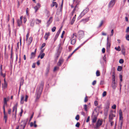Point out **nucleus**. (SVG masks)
<instances>
[{"label":"nucleus","instance_id":"nucleus-33","mask_svg":"<svg viewBox=\"0 0 129 129\" xmlns=\"http://www.w3.org/2000/svg\"><path fill=\"white\" fill-rule=\"evenodd\" d=\"M86 13H85V12H84V11H83L81 13L80 15L79 16L80 17H82Z\"/></svg>","mask_w":129,"mask_h":129},{"label":"nucleus","instance_id":"nucleus-64","mask_svg":"<svg viewBox=\"0 0 129 129\" xmlns=\"http://www.w3.org/2000/svg\"><path fill=\"white\" fill-rule=\"evenodd\" d=\"M126 39L128 41H129V35L126 36Z\"/></svg>","mask_w":129,"mask_h":129},{"label":"nucleus","instance_id":"nucleus-8","mask_svg":"<svg viewBox=\"0 0 129 129\" xmlns=\"http://www.w3.org/2000/svg\"><path fill=\"white\" fill-rule=\"evenodd\" d=\"M52 18L53 17H50L48 20L47 21V22L46 23L47 24V27H48L50 24L51 23L52 21Z\"/></svg>","mask_w":129,"mask_h":129},{"label":"nucleus","instance_id":"nucleus-15","mask_svg":"<svg viewBox=\"0 0 129 129\" xmlns=\"http://www.w3.org/2000/svg\"><path fill=\"white\" fill-rule=\"evenodd\" d=\"M89 40L88 39L85 42H84L83 43L81 44V45H80L79 46H78L77 48L75 50V51H76L77 50H78L79 48H80L87 41Z\"/></svg>","mask_w":129,"mask_h":129},{"label":"nucleus","instance_id":"nucleus-63","mask_svg":"<svg viewBox=\"0 0 129 129\" xmlns=\"http://www.w3.org/2000/svg\"><path fill=\"white\" fill-rule=\"evenodd\" d=\"M11 109H8V113L9 114H11Z\"/></svg>","mask_w":129,"mask_h":129},{"label":"nucleus","instance_id":"nucleus-4","mask_svg":"<svg viewBox=\"0 0 129 129\" xmlns=\"http://www.w3.org/2000/svg\"><path fill=\"white\" fill-rule=\"evenodd\" d=\"M116 0H111L108 4V7L109 8L112 7L115 4Z\"/></svg>","mask_w":129,"mask_h":129},{"label":"nucleus","instance_id":"nucleus-45","mask_svg":"<svg viewBox=\"0 0 129 129\" xmlns=\"http://www.w3.org/2000/svg\"><path fill=\"white\" fill-rule=\"evenodd\" d=\"M0 73L1 76H2L3 77H5L6 76V74L5 73L3 74L2 72H0Z\"/></svg>","mask_w":129,"mask_h":129},{"label":"nucleus","instance_id":"nucleus-25","mask_svg":"<svg viewBox=\"0 0 129 129\" xmlns=\"http://www.w3.org/2000/svg\"><path fill=\"white\" fill-rule=\"evenodd\" d=\"M50 69V67L49 66H48L46 69V71L45 74L47 76L49 73V70Z\"/></svg>","mask_w":129,"mask_h":129},{"label":"nucleus","instance_id":"nucleus-26","mask_svg":"<svg viewBox=\"0 0 129 129\" xmlns=\"http://www.w3.org/2000/svg\"><path fill=\"white\" fill-rule=\"evenodd\" d=\"M97 119V117L96 116H95L92 118V122L93 123H95Z\"/></svg>","mask_w":129,"mask_h":129},{"label":"nucleus","instance_id":"nucleus-12","mask_svg":"<svg viewBox=\"0 0 129 129\" xmlns=\"http://www.w3.org/2000/svg\"><path fill=\"white\" fill-rule=\"evenodd\" d=\"M35 20L34 19H32L30 20V26L31 27H33L35 23Z\"/></svg>","mask_w":129,"mask_h":129},{"label":"nucleus","instance_id":"nucleus-60","mask_svg":"<svg viewBox=\"0 0 129 129\" xmlns=\"http://www.w3.org/2000/svg\"><path fill=\"white\" fill-rule=\"evenodd\" d=\"M27 21V19L25 17H23V21L24 23H25Z\"/></svg>","mask_w":129,"mask_h":129},{"label":"nucleus","instance_id":"nucleus-39","mask_svg":"<svg viewBox=\"0 0 129 129\" xmlns=\"http://www.w3.org/2000/svg\"><path fill=\"white\" fill-rule=\"evenodd\" d=\"M7 119V115H4V119L5 120V122L6 123Z\"/></svg>","mask_w":129,"mask_h":129},{"label":"nucleus","instance_id":"nucleus-54","mask_svg":"<svg viewBox=\"0 0 129 129\" xmlns=\"http://www.w3.org/2000/svg\"><path fill=\"white\" fill-rule=\"evenodd\" d=\"M107 92L106 91H104L103 93L102 96L103 97H104L106 95Z\"/></svg>","mask_w":129,"mask_h":129},{"label":"nucleus","instance_id":"nucleus-47","mask_svg":"<svg viewBox=\"0 0 129 129\" xmlns=\"http://www.w3.org/2000/svg\"><path fill=\"white\" fill-rule=\"evenodd\" d=\"M119 62L120 63L122 64L124 62L123 60L122 59H120Z\"/></svg>","mask_w":129,"mask_h":129},{"label":"nucleus","instance_id":"nucleus-18","mask_svg":"<svg viewBox=\"0 0 129 129\" xmlns=\"http://www.w3.org/2000/svg\"><path fill=\"white\" fill-rule=\"evenodd\" d=\"M78 6V5H76L75 6L72 12V13H74L75 11H77L79 9Z\"/></svg>","mask_w":129,"mask_h":129},{"label":"nucleus","instance_id":"nucleus-21","mask_svg":"<svg viewBox=\"0 0 129 129\" xmlns=\"http://www.w3.org/2000/svg\"><path fill=\"white\" fill-rule=\"evenodd\" d=\"M112 87L113 88L115 89L117 85V84L115 82H112Z\"/></svg>","mask_w":129,"mask_h":129},{"label":"nucleus","instance_id":"nucleus-57","mask_svg":"<svg viewBox=\"0 0 129 129\" xmlns=\"http://www.w3.org/2000/svg\"><path fill=\"white\" fill-rule=\"evenodd\" d=\"M103 23V20H102L101 21V22L99 26V27H100L102 25Z\"/></svg>","mask_w":129,"mask_h":129},{"label":"nucleus","instance_id":"nucleus-3","mask_svg":"<svg viewBox=\"0 0 129 129\" xmlns=\"http://www.w3.org/2000/svg\"><path fill=\"white\" fill-rule=\"evenodd\" d=\"M113 112L112 110L110 112L109 117V121H112L114 118L113 117L116 116L115 114H113Z\"/></svg>","mask_w":129,"mask_h":129},{"label":"nucleus","instance_id":"nucleus-35","mask_svg":"<svg viewBox=\"0 0 129 129\" xmlns=\"http://www.w3.org/2000/svg\"><path fill=\"white\" fill-rule=\"evenodd\" d=\"M122 69V67L121 66H118L117 69V70L119 71H121Z\"/></svg>","mask_w":129,"mask_h":129},{"label":"nucleus","instance_id":"nucleus-38","mask_svg":"<svg viewBox=\"0 0 129 129\" xmlns=\"http://www.w3.org/2000/svg\"><path fill=\"white\" fill-rule=\"evenodd\" d=\"M102 108V105H100L99 106H97L96 108V109L98 110L99 111Z\"/></svg>","mask_w":129,"mask_h":129},{"label":"nucleus","instance_id":"nucleus-58","mask_svg":"<svg viewBox=\"0 0 129 129\" xmlns=\"http://www.w3.org/2000/svg\"><path fill=\"white\" fill-rule=\"evenodd\" d=\"M80 125V123L79 122H77L75 126L76 127H79Z\"/></svg>","mask_w":129,"mask_h":129},{"label":"nucleus","instance_id":"nucleus-5","mask_svg":"<svg viewBox=\"0 0 129 129\" xmlns=\"http://www.w3.org/2000/svg\"><path fill=\"white\" fill-rule=\"evenodd\" d=\"M64 61V60L62 58H60L58 60L57 63V65L58 66H60L61 64L63 63Z\"/></svg>","mask_w":129,"mask_h":129},{"label":"nucleus","instance_id":"nucleus-29","mask_svg":"<svg viewBox=\"0 0 129 129\" xmlns=\"http://www.w3.org/2000/svg\"><path fill=\"white\" fill-rule=\"evenodd\" d=\"M112 82H115V74H113L112 76Z\"/></svg>","mask_w":129,"mask_h":129},{"label":"nucleus","instance_id":"nucleus-11","mask_svg":"<svg viewBox=\"0 0 129 129\" xmlns=\"http://www.w3.org/2000/svg\"><path fill=\"white\" fill-rule=\"evenodd\" d=\"M89 20V17L87 18L82 19L81 21V22L83 23H85L87 22Z\"/></svg>","mask_w":129,"mask_h":129},{"label":"nucleus","instance_id":"nucleus-53","mask_svg":"<svg viewBox=\"0 0 129 129\" xmlns=\"http://www.w3.org/2000/svg\"><path fill=\"white\" fill-rule=\"evenodd\" d=\"M88 99H87V97L86 95L84 99V102L86 103L88 101Z\"/></svg>","mask_w":129,"mask_h":129},{"label":"nucleus","instance_id":"nucleus-24","mask_svg":"<svg viewBox=\"0 0 129 129\" xmlns=\"http://www.w3.org/2000/svg\"><path fill=\"white\" fill-rule=\"evenodd\" d=\"M119 123H120L121 122H122V124H123V118L122 117V116H119Z\"/></svg>","mask_w":129,"mask_h":129},{"label":"nucleus","instance_id":"nucleus-46","mask_svg":"<svg viewBox=\"0 0 129 129\" xmlns=\"http://www.w3.org/2000/svg\"><path fill=\"white\" fill-rule=\"evenodd\" d=\"M45 55V54L44 53H43L41 54V58L42 59L44 57V56Z\"/></svg>","mask_w":129,"mask_h":129},{"label":"nucleus","instance_id":"nucleus-6","mask_svg":"<svg viewBox=\"0 0 129 129\" xmlns=\"http://www.w3.org/2000/svg\"><path fill=\"white\" fill-rule=\"evenodd\" d=\"M102 122L100 120H98L96 123V126L94 127L95 128H97L100 125H101L102 124Z\"/></svg>","mask_w":129,"mask_h":129},{"label":"nucleus","instance_id":"nucleus-41","mask_svg":"<svg viewBox=\"0 0 129 129\" xmlns=\"http://www.w3.org/2000/svg\"><path fill=\"white\" fill-rule=\"evenodd\" d=\"M115 49H116V50L119 51L120 50V46H119L118 47H115Z\"/></svg>","mask_w":129,"mask_h":129},{"label":"nucleus","instance_id":"nucleus-52","mask_svg":"<svg viewBox=\"0 0 129 129\" xmlns=\"http://www.w3.org/2000/svg\"><path fill=\"white\" fill-rule=\"evenodd\" d=\"M56 29V27L55 26L53 27L52 29V32H54L55 30Z\"/></svg>","mask_w":129,"mask_h":129},{"label":"nucleus","instance_id":"nucleus-19","mask_svg":"<svg viewBox=\"0 0 129 129\" xmlns=\"http://www.w3.org/2000/svg\"><path fill=\"white\" fill-rule=\"evenodd\" d=\"M36 54V53L34 52H32L30 55V59H32L34 58L35 57Z\"/></svg>","mask_w":129,"mask_h":129},{"label":"nucleus","instance_id":"nucleus-34","mask_svg":"<svg viewBox=\"0 0 129 129\" xmlns=\"http://www.w3.org/2000/svg\"><path fill=\"white\" fill-rule=\"evenodd\" d=\"M7 101L6 98H5L4 99V106L6 105H7Z\"/></svg>","mask_w":129,"mask_h":129},{"label":"nucleus","instance_id":"nucleus-50","mask_svg":"<svg viewBox=\"0 0 129 129\" xmlns=\"http://www.w3.org/2000/svg\"><path fill=\"white\" fill-rule=\"evenodd\" d=\"M83 11H84V12H85V13H86L88 11L89 9L88 8H86L85 10H84Z\"/></svg>","mask_w":129,"mask_h":129},{"label":"nucleus","instance_id":"nucleus-31","mask_svg":"<svg viewBox=\"0 0 129 129\" xmlns=\"http://www.w3.org/2000/svg\"><path fill=\"white\" fill-rule=\"evenodd\" d=\"M12 118L14 119L15 120H16V114L15 113H13L12 115Z\"/></svg>","mask_w":129,"mask_h":129},{"label":"nucleus","instance_id":"nucleus-23","mask_svg":"<svg viewBox=\"0 0 129 129\" xmlns=\"http://www.w3.org/2000/svg\"><path fill=\"white\" fill-rule=\"evenodd\" d=\"M24 98V96L23 95H22L21 96L20 103L21 104H23L24 103L23 100Z\"/></svg>","mask_w":129,"mask_h":129},{"label":"nucleus","instance_id":"nucleus-20","mask_svg":"<svg viewBox=\"0 0 129 129\" xmlns=\"http://www.w3.org/2000/svg\"><path fill=\"white\" fill-rule=\"evenodd\" d=\"M17 22L18 26L20 27L22 24V22L21 20L19 19H18L17 20Z\"/></svg>","mask_w":129,"mask_h":129},{"label":"nucleus","instance_id":"nucleus-48","mask_svg":"<svg viewBox=\"0 0 129 129\" xmlns=\"http://www.w3.org/2000/svg\"><path fill=\"white\" fill-rule=\"evenodd\" d=\"M59 69V68L58 67H54V70H53V71L54 72L56 70H58Z\"/></svg>","mask_w":129,"mask_h":129},{"label":"nucleus","instance_id":"nucleus-40","mask_svg":"<svg viewBox=\"0 0 129 129\" xmlns=\"http://www.w3.org/2000/svg\"><path fill=\"white\" fill-rule=\"evenodd\" d=\"M100 75V72L98 70H97L96 72V75L97 76H99Z\"/></svg>","mask_w":129,"mask_h":129},{"label":"nucleus","instance_id":"nucleus-27","mask_svg":"<svg viewBox=\"0 0 129 129\" xmlns=\"http://www.w3.org/2000/svg\"><path fill=\"white\" fill-rule=\"evenodd\" d=\"M36 23L37 24H39V23H41V20H39L38 19H37L36 20Z\"/></svg>","mask_w":129,"mask_h":129},{"label":"nucleus","instance_id":"nucleus-37","mask_svg":"<svg viewBox=\"0 0 129 129\" xmlns=\"http://www.w3.org/2000/svg\"><path fill=\"white\" fill-rule=\"evenodd\" d=\"M75 20V18H73L72 19V21L70 22V24L72 25L74 23V21Z\"/></svg>","mask_w":129,"mask_h":129},{"label":"nucleus","instance_id":"nucleus-61","mask_svg":"<svg viewBox=\"0 0 129 129\" xmlns=\"http://www.w3.org/2000/svg\"><path fill=\"white\" fill-rule=\"evenodd\" d=\"M96 80H94L92 82V84L93 85H94L96 84Z\"/></svg>","mask_w":129,"mask_h":129},{"label":"nucleus","instance_id":"nucleus-14","mask_svg":"<svg viewBox=\"0 0 129 129\" xmlns=\"http://www.w3.org/2000/svg\"><path fill=\"white\" fill-rule=\"evenodd\" d=\"M50 35V33L49 32L46 33L44 37V38L46 40H47L48 37Z\"/></svg>","mask_w":129,"mask_h":129},{"label":"nucleus","instance_id":"nucleus-22","mask_svg":"<svg viewBox=\"0 0 129 129\" xmlns=\"http://www.w3.org/2000/svg\"><path fill=\"white\" fill-rule=\"evenodd\" d=\"M80 1L79 0H73V3H75L76 4V5H78L79 4Z\"/></svg>","mask_w":129,"mask_h":129},{"label":"nucleus","instance_id":"nucleus-2","mask_svg":"<svg viewBox=\"0 0 129 129\" xmlns=\"http://www.w3.org/2000/svg\"><path fill=\"white\" fill-rule=\"evenodd\" d=\"M78 34V37L79 40L83 37L84 35V32L82 30H80L79 31Z\"/></svg>","mask_w":129,"mask_h":129},{"label":"nucleus","instance_id":"nucleus-55","mask_svg":"<svg viewBox=\"0 0 129 129\" xmlns=\"http://www.w3.org/2000/svg\"><path fill=\"white\" fill-rule=\"evenodd\" d=\"M46 45V44L45 43H43L42 44L41 47V49H42Z\"/></svg>","mask_w":129,"mask_h":129},{"label":"nucleus","instance_id":"nucleus-42","mask_svg":"<svg viewBox=\"0 0 129 129\" xmlns=\"http://www.w3.org/2000/svg\"><path fill=\"white\" fill-rule=\"evenodd\" d=\"M110 43L109 42H107V49H108L110 47Z\"/></svg>","mask_w":129,"mask_h":129},{"label":"nucleus","instance_id":"nucleus-44","mask_svg":"<svg viewBox=\"0 0 129 129\" xmlns=\"http://www.w3.org/2000/svg\"><path fill=\"white\" fill-rule=\"evenodd\" d=\"M122 122H121L120 123H119V129H122Z\"/></svg>","mask_w":129,"mask_h":129},{"label":"nucleus","instance_id":"nucleus-56","mask_svg":"<svg viewBox=\"0 0 129 129\" xmlns=\"http://www.w3.org/2000/svg\"><path fill=\"white\" fill-rule=\"evenodd\" d=\"M84 106L85 110L86 111H87V105H86L85 104L84 105Z\"/></svg>","mask_w":129,"mask_h":129},{"label":"nucleus","instance_id":"nucleus-36","mask_svg":"<svg viewBox=\"0 0 129 129\" xmlns=\"http://www.w3.org/2000/svg\"><path fill=\"white\" fill-rule=\"evenodd\" d=\"M76 42V40L75 39H73L72 40L71 42V44L72 45H74Z\"/></svg>","mask_w":129,"mask_h":129},{"label":"nucleus","instance_id":"nucleus-28","mask_svg":"<svg viewBox=\"0 0 129 129\" xmlns=\"http://www.w3.org/2000/svg\"><path fill=\"white\" fill-rule=\"evenodd\" d=\"M33 39L32 37H30L28 41L29 44H30L33 41Z\"/></svg>","mask_w":129,"mask_h":129},{"label":"nucleus","instance_id":"nucleus-51","mask_svg":"<svg viewBox=\"0 0 129 129\" xmlns=\"http://www.w3.org/2000/svg\"><path fill=\"white\" fill-rule=\"evenodd\" d=\"M79 115H77L75 117V119L77 120H79Z\"/></svg>","mask_w":129,"mask_h":129},{"label":"nucleus","instance_id":"nucleus-7","mask_svg":"<svg viewBox=\"0 0 129 129\" xmlns=\"http://www.w3.org/2000/svg\"><path fill=\"white\" fill-rule=\"evenodd\" d=\"M3 90V91H5L6 89L7 88V83L2 84Z\"/></svg>","mask_w":129,"mask_h":129},{"label":"nucleus","instance_id":"nucleus-17","mask_svg":"<svg viewBox=\"0 0 129 129\" xmlns=\"http://www.w3.org/2000/svg\"><path fill=\"white\" fill-rule=\"evenodd\" d=\"M89 40L88 39L85 42H84L83 43L81 44V45H80L79 46H78L77 48L75 50V51H76L77 50H78L79 48H80L87 41Z\"/></svg>","mask_w":129,"mask_h":129},{"label":"nucleus","instance_id":"nucleus-62","mask_svg":"<svg viewBox=\"0 0 129 129\" xmlns=\"http://www.w3.org/2000/svg\"><path fill=\"white\" fill-rule=\"evenodd\" d=\"M45 12L48 15H50V12L49 11L47 10H46L45 11Z\"/></svg>","mask_w":129,"mask_h":129},{"label":"nucleus","instance_id":"nucleus-9","mask_svg":"<svg viewBox=\"0 0 129 129\" xmlns=\"http://www.w3.org/2000/svg\"><path fill=\"white\" fill-rule=\"evenodd\" d=\"M21 123L20 126L22 127H23V128H25L26 124V121L25 120H23L21 121Z\"/></svg>","mask_w":129,"mask_h":129},{"label":"nucleus","instance_id":"nucleus-10","mask_svg":"<svg viewBox=\"0 0 129 129\" xmlns=\"http://www.w3.org/2000/svg\"><path fill=\"white\" fill-rule=\"evenodd\" d=\"M40 5L39 3H38L36 6H35L34 8L35 10V12L36 13L37 12V10H38L39 9V8L40 7Z\"/></svg>","mask_w":129,"mask_h":129},{"label":"nucleus","instance_id":"nucleus-30","mask_svg":"<svg viewBox=\"0 0 129 129\" xmlns=\"http://www.w3.org/2000/svg\"><path fill=\"white\" fill-rule=\"evenodd\" d=\"M60 55V53L58 52V51L55 55V58L56 59H57L59 57Z\"/></svg>","mask_w":129,"mask_h":129},{"label":"nucleus","instance_id":"nucleus-43","mask_svg":"<svg viewBox=\"0 0 129 129\" xmlns=\"http://www.w3.org/2000/svg\"><path fill=\"white\" fill-rule=\"evenodd\" d=\"M56 2H52V4L51 5V7H54L55 5V4H56Z\"/></svg>","mask_w":129,"mask_h":129},{"label":"nucleus","instance_id":"nucleus-13","mask_svg":"<svg viewBox=\"0 0 129 129\" xmlns=\"http://www.w3.org/2000/svg\"><path fill=\"white\" fill-rule=\"evenodd\" d=\"M17 104H16L15 105L13 108L12 112H13V113H14L16 114V112L17 111Z\"/></svg>","mask_w":129,"mask_h":129},{"label":"nucleus","instance_id":"nucleus-1","mask_svg":"<svg viewBox=\"0 0 129 129\" xmlns=\"http://www.w3.org/2000/svg\"><path fill=\"white\" fill-rule=\"evenodd\" d=\"M44 83L43 81H42L39 86L37 88V91L36 93V98L35 100V101L37 102L38 100L40 98L41 93L43 89Z\"/></svg>","mask_w":129,"mask_h":129},{"label":"nucleus","instance_id":"nucleus-59","mask_svg":"<svg viewBox=\"0 0 129 129\" xmlns=\"http://www.w3.org/2000/svg\"><path fill=\"white\" fill-rule=\"evenodd\" d=\"M23 80H22L20 82V86H21V85H23Z\"/></svg>","mask_w":129,"mask_h":129},{"label":"nucleus","instance_id":"nucleus-49","mask_svg":"<svg viewBox=\"0 0 129 129\" xmlns=\"http://www.w3.org/2000/svg\"><path fill=\"white\" fill-rule=\"evenodd\" d=\"M119 116H122V112L121 110L120 109L119 111Z\"/></svg>","mask_w":129,"mask_h":129},{"label":"nucleus","instance_id":"nucleus-32","mask_svg":"<svg viewBox=\"0 0 129 129\" xmlns=\"http://www.w3.org/2000/svg\"><path fill=\"white\" fill-rule=\"evenodd\" d=\"M86 13H85V12H84V11H83L81 13L80 15L79 16L80 17H82Z\"/></svg>","mask_w":129,"mask_h":129},{"label":"nucleus","instance_id":"nucleus-16","mask_svg":"<svg viewBox=\"0 0 129 129\" xmlns=\"http://www.w3.org/2000/svg\"><path fill=\"white\" fill-rule=\"evenodd\" d=\"M89 40L88 39L85 42H84L83 43L81 44V45H80L79 46H78L77 48L75 50V51H76L77 50H78L79 48H80L87 41Z\"/></svg>","mask_w":129,"mask_h":129}]
</instances>
